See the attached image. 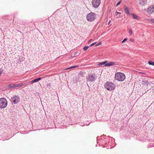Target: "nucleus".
Listing matches in <instances>:
<instances>
[{"label":"nucleus","mask_w":154,"mask_h":154,"mask_svg":"<svg viewBox=\"0 0 154 154\" xmlns=\"http://www.w3.org/2000/svg\"><path fill=\"white\" fill-rule=\"evenodd\" d=\"M115 78L116 80L122 82L125 79V77L124 74L118 72L116 73Z\"/></svg>","instance_id":"1"},{"label":"nucleus","mask_w":154,"mask_h":154,"mask_svg":"<svg viewBox=\"0 0 154 154\" xmlns=\"http://www.w3.org/2000/svg\"><path fill=\"white\" fill-rule=\"evenodd\" d=\"M104 87L107 90L112 91L115 89L116 86L113 83L111 82H107L105 84Z\"/></svg>","instance_id":"2"},{"label":"nucleus","mask_w":154,"mask_h":154,"mask_svg":"<svg viewBox=\"0 0 154 154\" xmlns=\"http://www.w3.org/2000/svg\"><path fill=\"white\" fill-rule=\"evenodd\" d=\"M7 104V101L5 98H0V108L4 109L6 108Z\"/></svg>","instance_id":"3"},{"label":"nucleus","mask_w":154,"mask_h":154,"mask_svg":"<svg viewBox=\"0 0 154 154\" xmlns=\"http://www.w3.org/2000/svg\"><path fill=\"white\" fill-rule=\"evenodd\" d=\"M96 17L95 14L92 13L91 12L87 15V19L88 21H92L94 20Z\"/></svg>","instance_id":"4"},{"label":"nucleus","mask_w":154,"mask_h":154,"mask_svg":"<svg viewBox=\"0 0 154 154\" xmlns=\"http://www.w3.org/2000/svg\"><path fill=\"white\" fill-rule=\"evenodd\" d=\"M96 76L94 74H90L86 76V79L88 82H94L96 79Z\"/></svg>","instance_id":"5"},{"label":"nucleus","mask_w":154,"mask_h":154,"mask_svg":"<svg viewBox=\"0 0 154 154\" xmlns=\"http://www.w3.org/2000/svg\"><path fill=\"white\" fill-rule=\"evenodd\" d=\"M101 3L100 0H93L92 2V4L93 7L94 8H97Z\"/></svg>","instance_id":"6"},{"label":"nucleus","mask_w":154,"mask_h":154,"mask_svg":"<svg viewBox=\"0 0 154 154\" xmlns=\"http://www.w3.org/2000/svg\"><path fill=\"white\" fill-rule=\"evenodd\" d=\"M11 100L15 104H17L20 101V99L18 96L14 95L11 98Z\"/></svg>","instance_id":"7"},{"label":"nucleus","mask_w":154,"mask_h":154,"mask_svg":"<svg viewBox=\"0 0 154 154\" xmlns=\"http://www.w3.org/2000/svg\"><path fill=\"white\" fill-rule=\"evenodd\" d=\"M147 12L149 13H152L154 11V6H152L149 7L147 9Z\"/></svg>","instance_id":"8"},{"label":"nucleus","mask_w":154,"mask_h":154,"mask_svg":"<svg viewBox=\"0 0 154 154\" xmlns=\"http://www.w3.org/2000/svg\"><path fill=\"white\" fill-rule=\"evenodd\" d=\"M41 79H42L41 78L39 77L37 79L33 80H32V81L30 82L29 83L31 84H32L33 83H34L37 82H38V81H40V80H41Z\"/></svg>","instance_id":"9"},{"label":"nucleus","mask_w":154,"mask_h":154,"mask_svg":"<svg viewBox=\"0 0 154 154\" xmlns=\"http://www.w3.org/2000/svg\"><path fill=\"white\" fill-rule=\"evenodd\" d=\"M115 64V63L114 62H111L108 63H106L105 65V66H110Z\"/></svg>","instance_id":"10"},{"label":"nucleus","mask_w":154,"mask_h":154,"mask_svg":"<svg viewBox=\"0 0 154 154\" xmlns=\"http://www.w3.org/2000/svg\"><path fill=\"white\" fill-rule=\"evenodd\" d=\"M147 0H140V4L143 5L146 4Z\"/></svg>","instance_id":"11"},{"label":"nucleus","mask_w":154,"mask_h":154,"mask_svg":"<svg viewBox=\"0 0 154 154\" xmlns=\"http://www.w3.org/2000/svg\"><path fill=\"white\" fill-rule=\"evenodd\" d=\"M124 11H125V12L127 14H130V11H129V10L128 8V7L126 6H125L124 7Z\"/></svg>","instance_id":"12"},{"label":"nucleus","mask_w":154,"mask_h":154,"mask_svg":"<svg viewBox=\"0 0 154 154\" xmlns=\"http://www.w3.org/2000/svg\"><path fill=\"white\" fill-rule=\"evenodd\" d=\"M130 14L132 16L134 19L137 20L138 19V16L136 14L132 13H131Z\"/></svg>","instance_id":"13"},{"label":"nucleus","mask_w":154,"mask_h":154,"mask_svg":"<svg viewBox=\"0 0 154 154\" xmlns=\"http://www.w3.org/2000/svg\"><path fill=\"white\" fill-rule=\"evenodd\" d=\"M107 61H106L103 62H102L100 63H99L97 64V65L99 66H100L101 65H104L106 64L107 63Z\"/></svg>","instance_id":"14"},{"label":"nucleus","mask_w":154,"mask_h":154,"mask_svg":"<svg viewBox=\"0 0 154 154\" xmlns=\"http://www.w3.org/2000/svg\"><path fill=\"white\" fill-rule=\"evenodd\" d=\"M8 86L9 88H10L16 87V86L15 85V84L12 85V84H10L8 85Z\"/></svg>","instance_id":"15"},{"label":"nucleus","mask_w":154,"mask_h":154,"mask_svg":"<svg viewBox=\"0 0 154 154\" xmlns=\"http://www.w3.org/2000/svg\"><path fill=\"white\" fill-rule=\"evenodd\" d=\"M148 63L149 65L154 66V62L149 61L148 62Z\"/></svg>","instance_id":"16"},{"label":"nucleus","mask_w":154,"mask_h":154,"mask_svg":"<svg viewBox=\"0 0 154 154\" xmlns=\"http://www.w3.org/2000/svg\"><path fill=\"white\" fill-rule=\"evenodd\" d=\"M23 85V84H15V85L16 86V87H19L21 86H22Z\"/></svg>","instance_id":"17"},{"label":"nucleus","mask_w":154,"mask_h":154,"mask_svg":"<svg viewBox=\"0 0 154 154\" xmlns=\"http://www.w3.org/2000/svg\"><path fill=\"white\" fill-rule=\"evenodd\" d=\"M89 47V46H86L85 47L83 48L84 50L85 51H86L88 49Z\"/></svg>","instance_id":"18"},{"label":"nucleus","mask_w":154,"mask_h":154,"mask_svg":"<svg viewBox=\"0 0 154 154\" xmlns=\"http://www.w3.org/2000/svg\"><path fill=\"white\" fill-rule=\"evenodd\" d=\"M77 66H71V67H69V68H68L66 69H69L73 68H74L75 67H77Z\"/></svg>","instance_id":"19"},{"label":"nucleus","mask_w":154,"mask_h":154,"mask_svg":"<svg viewBox=\"0 0 154 154\" xmlns=\"http://www.w3.org/2000/svg\"><path fill=\"white\" fill-rule=\"evenodd\" d=\"M143 84H144L145 85H147V82L146 81V82H145L144 81H143Z\"/></svg>","instance_id":"20"},{"label":"nucleus","mask_w":154,"mask_h":154,"mask_svg":"<svg viewBox=\"0 0 154 154\" xmlns=\"http://www.w3.org/2000/svg\"><path fill=\"white\" fill-rule=\"evenodd\" d=\"M129 32L130 35H131L132 33V31L131 29H130L129 31Z\"/></svg>","instance_id":"21"},{"label":"nucleus","mask_w":154,"mask_h":154,"mask_svg":"<svg viewBox=\"0 0 154 154\" xmlns=\"http://www.w3.org/2000/svg\"><path fill=\"white\" fill-rule=\"evenodd\" d=\"M149 21L151 22V23H154V19H149Z\"/></svg>","instance_id":"22"},{"label":"nucleus","mask_w":154,"mask_h":154,"mask_svg":"<svg viewBox=\"0 0 154 154\" xmlns=\"http://www.w3.org/2000/svg\"><path fill=\"white\" fill-rule=\"evenodd\" d=\"M47 87L48 88H50L51 87V84L50 83L48 84L47 85Z\"/></svg>","instance_id":"23"},{"label":"nucleus","mask_w":154,"mask_h":154,"mask_svg":"<svg viewBox=\"0 0 154 154\" xmlns=\"http://www.w3.org/2000/svg\"><path fill=\"white\" fill-rule=\"evenodd\" d=\"M121 1L119 2L117 4L116 7H117L121 3Z\"/></svg>","instance_id":"24"},{"label":"nucleus","mask_w":154,"mask_h":154,"mask_svg":"<svg viewBox=\"0 0 154 154\" xmlns=\"http://www.w3.org/2000/svg\"><path fill=\"white\" fill-rule=\"evenodd\" d=\"M102 43H101V42H99V43H98L95 46H99V45H101Z\"/></svg>","instance_id":"25"},{"label":"nucleus","mask_w":154,"mask_h":154,"mask_svg":"<svg viewBox=\"0 0 154 154\" xmlns=\"http://www.w3.org/2000/svg\"><path fill=\"white\" fill-rule=\"evenodd\" d=\"M96 42H95L92 44H91L90 45V47H91L93 45H94L95 44H96Z\"/></svg>","instance_id":"26"},{"label":"nucleus","mask_w":154,"mask_h":154,"mask_svg":"<svg viewBox=\"0 0 154 154\" xmlns=\"http://www.w3.org/2000/svg\"><path fill=\"white\" fill-rule=\"evenodd\" d=\"M127 39L126 38H125L124 39V40L122 41V43H124L125 41H126Z\"/></svg>","instance_id":"27"},{"label":"nucleus","mask_w":154,"mask_h":154,"mask_svg":"<svg viewBox=\"0 0 154 154\" xmlns=\"http://www.w3.org/2000/svg\"><path fill=\"white\" fill-rule=\"evenodd\" d=\"M116 15H117L118 14H119L120 15L121 14V13L120 12H118V11H116Z\"/></svg>","instance_id":"28"},{"label":"nucleus","mask_w":154,"mask_h":154,"mask_svg":"<svg viewBox=\"0 0 154 154\" xmlns=\"http://www.w3.org/2000/svg\"><path fill=\"white\" fill-rule=\"evenodd\" d=\"M130 41L132 42H133L134 41V40L133 39H130Z\"/></svg>","instance_id":"29"},{"label":"nucleus","mask_w":154,"mask_h":154,"mask_svg":"<svg viewBox=\"0 0 154 154\" xmlns=\"http://www.w3.org/2000/svg\"><path fill=\"white\" fill-rule=\"evenodd\" d=\"M92 40V39H91L90 40H89L88 42V43H89Z\"/></svg>","instance_id":"30"},{"label":"nucleus","mask_w":154,"mask_h":154,"mask_svg":"<svg viewBox=\"0 0 154 154\" xmlns=\"http://www.w3.org/2000/svg\"><path fill=\"white\" fill-rule=\"evenodd\" d=\"M77 52L75 53V54H74V55H76L77 54Z\"/></svg>","instance_id":"31"},{"label":"nucleus","mask_w":154,"mask_h":154,"mask_svg":"<svg viewBox=\"0 0 154 154\" xmlns=\"http://www.w3.org/2000/svg\"><path fill=\"white\" fill-rule=\"evenodd\" d=\"M2 73V72L0 71V75Z\"/></svg>","instance_id":"32"},{"label":"nucleus","mask_w":154,"mask_h":154,"mask_svg":"<svg viewBox=\"0 0 154 154\" xmlns=\"http://www.w3.org/2000/svg\"><path fill=\"white\" fill-rule=\"evenodd\" d=\"M153 92H154V88L153 89Z\"/></svg>","instance_id":"33"},{"label":"nucleus","mask_w":154,"mask_h":154,"mask_svg":"<svg viewBox=\"0 0 154 154\" xmlns=\"http://www.w3.org/2000/svg\"><path fill=\"white\" fill-rule=\"evenodd\" d=\"M110 22V21L109 22V23H108V24H109V23Z\"/></svg>","instance_id":"34"}]
</instances>
